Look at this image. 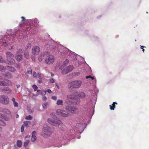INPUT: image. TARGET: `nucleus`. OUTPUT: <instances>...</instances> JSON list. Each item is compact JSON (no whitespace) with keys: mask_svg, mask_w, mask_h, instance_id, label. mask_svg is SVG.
Instances as JSON below:
<instances>
[{"mask_svg":"<svg viewBox=\"0 0 149 149\" xmlns=\"http://www.w3.org/2000/svg\"><path fill=\"white\" fill-rule=\"evenodd\" d=\"M49 48L52 52H54L57 47L58 48V53L63 57H65L68 56V58H70L71 60H77V58L79 56L72 52L66 47H64L61 45L56 42L53 40L51 41L50 45H46V47Z\"/></svg>","mask_w":149,"mask_h":149,"instance_id":"nucleus-1","label":"nucleus"},{"mask_svg":"<svg viewBox=\"0 0 149 149\" xmlns=\"http://www.w3.org/2000/svg\"><path fill=\"white\" fill-rule=\"evenodd\" d=\"M19 28L13 29H9L7 31V34L3 36H0V44L4 47H7L8 45H11L10 43H13L15 40L14 38L16 36V33Z\"/></svg>","mask_w":149,"mask_h":149,"instance_id":"nucleus-2","label":"nucleus"},{"mask_svg":"<svg viewBox=\"0 0 149 149\" xmlns=\"http://www.w3.org/2000/svg\"><path fill=\"white\" fill-rule=\"evenodd\" d=\"M87 125L86 119L83 118H79L78 120L77 126L74 127L70 129V132L71 133L74 132L75 134H79L76 137L77 139H79L80 138V134L83 131Z\"/></svg>","mask_w":149,"mask_h":149,"instance_id":"nucleus-3","label":"nucleus"},{"mask_svg":"<svg viewBox=\"0 0 149 149\" xmlns=\"http://www.w3.org/2000/svg\"><path fill=\"white\" fill-rule=\"evenodd\" d=\"M68 137L67 133L66 131H64L62 132V135L61 137H53L49 140V142L51 144V146L60 147L62 146L63 142L67 139Z\"/></svg>","mask_w":149,"mask_h":149,"instance_id":"nucleus-4","label":"nucleus"},{"mask_svg":"<svg viewBox=\"0 0 149 149\" xmlns=\"http://www.w3.org/2000/svg\"><path fill=\"white\" fill-rule=\"evenodd\" d=\"M97 101L96 95H95L93 97L92 99L90 100V101L87 104L89 107L87 109V111L89 116L91 117L93 116L94 112L95 105Z\"/></svg>","mask_w":149,"mask_h":149,"instance_id":"nucleus-5","label":"nucleus"},{"mask_svg":"<svg viewBox=\"0 0 149 149\" xmlns=\"http://www.w3.org/2000/svg\"><path fill=\"white\" fill-rule=\"evenodd\" d=\"M25 22L26 25L24 27V29L26 31L30 30L32 28L31 26L37 25L39 23L38 20L37 18L27 19Z\"/></svg>","mask_w":149,"mask_h":149,"instance_id":"nucleus-6","label":"nucleus"},{"mask_svg":"<svg viewBox=\"0 0 149 149\" xmlns=\"http://www.w3.org/2000/svg\"><path fill=\"white\" fill-rule=\"evenodd\" d=\"M82 84V81L81 80H76L70 82L68 85V88L69 89H77L80 88Z\"/></svg>","mask_w":149,"mask_h":149,"instance_id":"nucleus-7","label":"nucleus"},{"mask_svg":"<svg viewBox=\"0 0 149 149\" xmlns=\"http://www.w3.org/2000/svg\"><path fill=\"white\" fill-rule=\"evenodd\" d=\"M53 129L47 125L44 126L42 129V132L44 134L47 136H49L52 133Z\"/></svg>","mask_w":149,"mask_h":149,"instance_id":"nucleus-8","label":"nucleus"},{"mask_svg":"<svg viewBox=\"0 0 149 149\" xmlns=\"http://www.w3.org/2000/svg\"><path fill=\"white\" fill-rule=\"evenodd\" d=\"M46 58L45 59V62L48 65L52 64L53 63L54 61V57L52 55H51L48 52V54L46 55Z\"/></svg>","mask_w":149,"mask_h":149,"instance_id":"nucleus-9","label":"nucleus"},{"mask_svg":"<svg viewBox=\"0 0 149 149\" xmlns=\"http://www.w3.org/2000/svg\"><path fill=\"white\" fill-rule=\"evenodd\" d=\"M0 103L4 105H8L9 103V98L5 95H0Z\"/></svg>","mask_w":149,"mask_h":149,"instance_id":"nucleus-10","label":"nucleus"},{"mask_svg":"<svg viewBox=\"0 0 149 149\" xmlns=\"http://www.w3.org/2000/svg\"><path fill=\"white\" fill-rule=\"evenodd\" d=\"M65 109L72 113H76L79 112V110L78 108L72 106H67L65 107Z\"/></svg>","mask_w":149,"mask_h":149,"instance_id":"nucleus-11","label":"nucleus"},{"mask_svg":"<svg viewBox=\"0 0 149 149\" xmlns=\"http://www.w3.org/2000/svg\"><path fill=\"white\" fill-rule=\"evenodd\" d=\"M56 112L58 115L63 117H68L69 114L67 111L63 109H58Z\"/></svg>","mask_w":149,"mask_h":149,"instance_id":"nucleus-12","label":"nucleus"},{"mask_svg":"<svg viewBox=\"0 0 149 149\" xmlns=\"http://www.w3.org/2000/svg\"><path fill=\"white\" fill-rule=\"evenodd\" d=\"M75 98V96L73 94H68L67 96V99L65 102L67 104H70L72 103L71 100H73Z\"/></svg>","mask_w":149,"mask_h":149,"instance_id":"nucleus-13","label":"nucleus"},{"mask_svg":"<svg viewBox=\"0 0 149 149\" xmlns=\"http://www.w3.org/2000/svg\"><path fill=\"white\" fill-rule=\"evenodd\" d=\"M74 67L72 65H70L66 67L61 71V73L63 74H66L72 71Z\"/></svg>","mask_w":149,"mask_h":149,"instance_id":"nucleus-14","label":"nucleus"},{"mask_svg":"<svg viewBox=\"0 0 149 149\" xmlns=\"http://www.w3.org/2000/svg\"><path fill=\"white\" fill-rule=\"evenodd\" d=\"M40 51L39 47L37 46H34L32 48V53L34 54H38Z\"/></svg>","mask_w":149,"mask_h":149,"instance_id":"nucleus-15","label":"nucleus"},{"mask_svg":"<svg viewBox=\"0 0 149 149\" xmlns=\"http://www.w3.org/2000/svg\"><path fill=\"white\" fill-rule=\"evenodd\" d=\"M48 54V51H45L41 54L40 56L39 57L38 60L39 61H41L45 57H46V55Z\"/></svg>","mask_w":149,"mask_h":149,"instance_id":"nucleus-16","label":"nucleus"},{"mask_svg":"<svg viewBox=\"0 0 149 149\" xmlns=\"http://www.w3.org/2000/svg\"><path fill=\"white\" fill-rule=\"evenodd\" d=\"M9 116H7L5 115H3L2 114L0 113V118H1L4 119L6 121H9L10 119L11 118L12 116H10V115Z\"/></svg>","mask_w":149,"mask_h":149,"instance_id":"nucleus-17","label":"nucleus"},{"mask_svg":"<svg viewBox=\"0 0 149 149\" xmlns=\"http://www.w3.org/2000/svg\"><path fill=\"white\" fill-rule=\"evenodd\" d=\"M1 90L3 92L6 91H7L6 93L8 94L10 93L12 91V90L9 88L6 87H1Z\"/></svg>","mask_w":149,"mask_h":149,"instance_id":"nucleus-18","label":"nucleus"},{"mask_svg":"<svg viewBox=\"0 0 149 149\" xmlns=\"http://www.w3.org/2000/svg\"><path fill=\"white\" fill-rule=\"evenodd\" d=\"M6 62L7 64L10 65H13L15 63V61L13 58L6 59Z\"/></svg>","mask_w":149,"mask_h":149,"instance_id":"nucleus-19","label":"nucleus"},{"mask_svg":"<svg viewBox=\"0 0 149 149\" xmlns=\"http://www.w3.org/2000/svg\"><path fill=\"white\" fill-rule=\"evenodd\" d=\"M3 75L8 78H11L13 77V76L12 74L8 72L3 73Z\"/></svg>","mask_w":149,"mask_h":149,"instance_id":"nucleus-20","label":"nucleus"},{"mask_svg":"<svg viewBox=\"0 0 149 149\" xmlns=\"http://www.w3.org/2000/svg\"><path fill=\"white\" fill-rule=\"evenodd\" d=\"M77 95L81 98H84L86 96L85 93L83 92H79L77 94Z\"/></svg>","mask_w":149,"mask_h":149,"instance_id":"nucleus-21","label":"nucleus"},{"mask_svg":"<svg viewBox=\"0 0 149 149\" xmlns=\"http://www.w3.org/2000/svg\"><path fill=\"white\" fill-rule=\"evenodd\" d=\"M1 111L4 113L8 114L11 116V113L8 109H2V110Z\"/></svg>","mask_w":149,"mask_h":149,"instance_id":"nucleus-22","label":"nucleus"},{"mask_svg":"<svg viewBox=\"0 0 149 149\" xmlns=\"http://www.w3.org/2000/svg\"><path fill=\"white\" fill-rule=\"evenodd\" d=\"M6 57L7 59H9V58H13L14 55L11 52H6Z\"/></svg>","mask_w":149,"mask_h":149,"instance_id":"nucleus-23","label":"nucleus"},{"mask_svg":"<svg viewBox=\"0 0 149 149\" xmlns=\"http://www.w3.org/2000/svg\"><path fill=\"white\" fill-rule=\"evenodd\" d=\"M36 132L35 131H33L32 133L31 141L32 142H34L36 139Z\"/></svg>","mask_w":149,"mask_h":149,"instance_id":"nucleus-24","label":"nucleus"},{"mask_svg":"<svg viewBox=\"0 0 149 149\" xmlns=\"http://www.w3.org/2000/svg\"><path fill=\"white\" fill-rule=\"evenodd\" d=\"M69 62V61L67 59H66L64 61L63 64L59 68L60 70H61L63 68L67 65Z\"/></svg>","mask_w":149,"mask_h":149,"instance_id":"nucleus-25","label":"nucleus"},{"mask_svg":"<svg viewBox=\"0 0 149 149\" xmlns=\"http://www.w3.org/2000/svg\"><path fill=\"white\" fill-rule=\"evenodd\" d=\"M17 38L18 39L23 40L24 41V40H25L27 39V37L24 34H21Z\"/></svg>","mask_w":149,"mask_h":149,"instance_id":"nucleus-26","label":"nucleus"},{"mask_svg":"<svg viewBox=\"0 0 149 149\" xmlns=\"http://www.w3.org/2000/svg\"><path fill=\"white\" fill-rule=\"evenodd\" d=\"M62 124V122L61 120H58V121L54 120L52 125L55 126H58L60 124Z\"/></svg>","mask_w":149,"mask_h":149,"instance_id":"nucleus-27","label":"nucleus"},{"mask_svg":"<svg viewBox=\"0 0 149 149\" xmlns=\"http://www.w3.org/2000/svg\"><path fill=\"white\" fill-rule=\"evenodd\" d=\"M6 68H8V70L9 71L12 72H14L16 70L13 67L7 65Z\"/></svg>","mask_w":149,"mask_h":149,"instance_id":"nucleus-28","label":"nucleus"},{"mask_svg":"<svg viewBox=\"0 0 149 149\" xmlns=\"http://www.w3.org/2000/svg\"><path fill=\"white\" fill-rule=\"evenodd\" d=\"M80 74V72H76L73 73L72 74H70L68 75V76H71V78H72L74 77L79 76Z\"/></svg>","mask_w":149,"mask_h":149,"instance_id":"nucleus-29","label":"nucleus"},{"mask_svg":"<svg viewBox=\"0 0 149 149\" xmlns=\"http://www.w3.org/2000/svg\"><path fill=\"white\" fill-rule=\"evenodd\" d=\"M16 60L18 61H20L22 59V55H17L15 56Z\"/></svg>","mask_w":149,"mask_h":149,"instance_id":"nucleus-30","label":"nucleus"},{"mask_svg":"<svg viewBox=\"0 0 149 149\" xmlns=\"http://www.w3.org/2000/svg\"><path fill=\"white\" fill-rule=\"evenodd\" d=\"M90 92L92 91V92L93 94H95V95H96L98 93L99 91L98 90L96 87L95 85L94 86L93 90L92 91L91 90H90Z\"/></svg>","mask_w":149,"mask_h":149,"instance_id":"nucleus-31","label":"nucleus"},{"mask_svg":"<svg viewBox=\"0 0 149 149\" xmlns=\"http://www.w3.org/2000/svg\"><path fill=\"white\" fill-rule=\"evenodd\" d=\"M31 43H28L25 47V50L28 51L31 48Z\"/></svg>","mask_w":149,"mask_h":149,"instance_id":"nucleus-32","label":"nucleus"},{"mask_svg":"<svg viewBox=\"0 0 149 149\" xmlns=\"http://www.w3.org/2000/svg\"><path fill=\"white\" fill-rule=\"evenodd\" d=\"M90 78L92 80H94V81H93V82L95 84H96V79L95 77H92L90 75L89 76H87L86 77V79H88V78Z\"/></svg>","mask_w":149,"mask_h":149,"instance_id":"nucleus-33","label":"nucleus"},{"mask_svg":"<svg viewBox=\"0 0 149 149\" xmlns=\"http://www.w3.org/2000/svg\"><path fill=\"white\" fill-rule=\"evenodd\" d=\"M6 69V67L0 65V71L3 72L5 71Z\"/></svg>","mask_w":149,"mask_h":149,"instance_id":"nucleus-34","label":"nucleus"},{"mask_svg":"<svg viewBox=\"0 0 149 149\" xmlns=\"http://www.w3.org/2000/svg\"><path fill=\"white\" fill-rule=\"evenodd\" d=\"M24 54L26 58L28 59L29 58V53L28 51L25 50V51L24 52Z\"/></svg>","mask_w":149,"mask_h":149,"instance_id":"nucleus-35","label":"nucleus"},{"mask_svg":"<svg viewBox=\"0 0 149 149\" xmlns=\"http://www.w3.org/2000/svg\"><path fill=\"white\" fill-rule=\"evenodd\" d=\"M63 101L62 100H58L57 101L56 104L58 105H61L62 106L63 105Z\"/></svg>","mask_w":149,"mask_h":149,"instance_id":"nucleus-36","label":"nucleus"},{"mask_svg":"<svg viewBox=\"0 0 149 149\" xmlns=\"http://www.w3.org/2000/svg\"><path fill=\"white\" fill-rule=\"evenodd\" d=\"M6 124L5 122L3 120L0 119V125L2 126H6Z\"/></svg>","mask_w":149,"mask_h":149,"instance_id":"nucleus-37","label":"nucleus"},{"mask_svg":"<svg viewBox=\"0 0 149 149\" xmlns=\"http://www.w3.org/2000/svg\"><path fill=\"white\" fill-rule=\"evenodd\" d=\"M22 143L21 141L17 140V145L19 147H21L22 146Z\"/></svg>","mask_w":149,"mask_h":149,"instance_id":"nucleus-38","label":"nucleus"},{"mask_svg":"<svg viewBox=\"0 0 149 149\" xmlns=\"http://www.w3.org/2000/svg\"><path fill=\"white\" fill-rule=\"evenodd\" d=\"M8 84L5 81H0V86H7Z\"/></svg>","mask_w":149,"mask_h":149,"instance_id":"nucleus-39","label":"nucleus"},{"mask_svg":"<svg viewBox=\"0 0 149 149\" xmlns=\"http://www.w3.org/2000/svg\"><path fill=\"white\" fill-rule=\"evenodd\" d=\"M29 142V140H26L24 143V147L26 148L28 146Z\"/></svg>","mask_w":149,"mask_h":149,"instance_id":"nucleus-40","label":"nucleus"},{"mask_svg":"<svg viewBox=\"0 0 149 149\" xmlns=\"http://www.w3.org/2000/svg\"><path fill=\"white\" fill-rule=\"evenodd\" d=\"M54 120L52 118H49L47 119L48 122L50 124L52 125Z\"/></svg>","mask_w":149,"mask_h":149,"instance_id":"nucleus-41","label":"nucleus"},{"mask_svg":"<svg viewBox=\"0 0 149 149\" xmlns=\"http://www.w3.org/2000/svg\"><path fill=\"white\" fill-rule=\"evenodd\" d=\"M109 106L110 109L112 110H114L115 107V105L113 103L112 105H110Z\"/></svg>","mask_w":149,"mask_h":149,"instance_id":"nucleus-42","label":"nucleus"},{"mask_svg":"<svg viewBox=\"0 0 149 149\" xmlns=\"http://www.w3.org/2000/svg\"><path fill=\"white\" fill-rule=\"evenodd\" d=\"M0 62L1 63H4L6 62V60L3 57L0 56Z\"/></svg>","mask_w":149,"mask_h":149,"instance_id":"nucleus-43","label":"nucleus"},{"mask_svg":"<svg viewBox=\"0 0 149 149\" xmlns=\"http://www.w3.org/2000/svg\"><path fill=\"white\" fill-rule=\"evenodd\" d=\"M30 123V122L29 121H27L24 122V124L25 126L26 127H28V125L29 123Z\"/></svg>","mask_w":149,"mask_h":149,"instance_id":"nucleus-44","label":"nucleus"},{"mask_svg":"<svg viewBox=\"0 0 149 149\" xmlns=\"http://www.w3.org/2000/svg\"><path fill=\"white\" fill-rule=\"evenodd\" d=\"M32 116L31 115H29L28 116H26L25 117V119L26 120H31L32 119Z\"/></svg>","mask_w":149,"mask_h":149,"instance_id":"nucleus-45","label":"nucleus"},{"mask_svg":"<svg viewBox=\"0 0 149 149\" xmlns=\"http://www.w3.org/2000/svg\"><path fill=\"white\" fill-rule=\"evenodd\" d=\"M50 115L51 117L54 119H55L56 118V116L54 113H51Z\"/></svg>","mask_w":149,"mask_h":149,"instance_id":"nucleus-46","label":"nucleus"},{"mask_svg":"<svg viewBox=\"0 0 149 149\" xmlns=\"http://www.w3.org/2000/svg\"><path fill=\"white\" fill-rule=\"evenodd\" d=\"M32 87L34 89V91H36L38 88L37 86L36 85H33L32 86Z\"/></svg>","mask_w":149,"mask_h":149,"instance_id":"nucleus-47","label":"nucleus"},{"mask_svg":"<svg viewBox=\"0 0 149 149\" xmlns=\"http://www.w3.org/2000/svg\"><path fill=\"white\" fill-rule=\"evenodd\" d=\"M13 105L15 107H18L19 106L18 103L16 102L13 103Z\"/></svg>","mask_w":149,"mask_h":149,"instance_id":"nucleus-48","label":"nucleus"},{"mask_svg":"<svg viewBox=\"0 0 149 149\" xmlns=\"http://www.w3.org/2000/svg\"><path fill=\"white\" fill-rule=\"evenodd\" d=\"M27 73L29 74H32V70L31 69H29L27 70Z\"/></svg>","mask_w":149,"mask_h":149,"instance_id":"nucleus-49","label":"nucleus"},{"mask_svg":"<svg viewBox=\"0 0 149 149\" xmlns=\"http://www.w3.org/2000/svg\"><path fill=\"white\" fill-rule=\"evenodd\" d=\"M23 52V50L22 49H19L17 50V53H22Z\"/></svg>","mask_w":149,"mask_h":149,"instance_id":"nucleus-50","label":"nucleus"},{"mask_svg":"<svg viewBox=\"0 0 149 149\" xmlns=\"http://www.w3.org/2000/svg\"><path fill=\"white\" fill-rule=\"evenodd\" d=\"M47 105V103L46 102H45V103H43V104H42V107H43V108L44 109L46 108V107Z\"/></svg>","mask_w":149,"mask_h":149,"instance_id":"nucleus-51","label":"nucleus"},{"mask_svg":"<svg viewBox=\"0 0 149 149\" xmlns=\"http://www.w3.org/2000/svg\"><path fill=\"white\" fill-rule=\"evenodd\" d=\"M49 82L51 83H54V81L53 79H50L49 80Z\"/></svg>","mask_w":149,"mask_h":149,"instance_id":"nucleus-52","label":"nucleus"},{"mask_svg":"<svg viewBox=\"0 0 149 149\" xmlns=\"http://www.w3.org/2000/svg\"><path fill=\"white\" fill-rule=\"evenodd\" d=\"M46 91H42L41 92V94L42 95H45L46 94Z\"/></svg>","mask_w":149,"mask_h":149,"instance_id":"nucleus-53","label":"nucleus"},{"mask_svg":"<svg viewBox=\"0 0 149 149\" xmlns=\"http://www.w3.org/2000/svg\"><path fill=\"white\" fill-rule=\"evenodd\" d=\"M15 67L17 68H20V66L18 64H17L15 65Z\"/></svg>","mask_w":149,"mask_h":149,"instance_id":"nucleus-54","label":"nucleus"},{"mask_svg":"<svg viewBox=\"0 0 149 149\" xmlns=\"http://www.w3.org/2000/svg\"><path fill=\"white\" fill-rule=\"evenodd\" d=\"M52 99L54 100H56L57 99V97L56 96H53L52 97Z\"/></svg>","mask_w":149,"mask_h":149,"instance_id":"nucleus-55","label":"nucleus"},{"mask_svg":"<svg viewBox=\"0 0 149 149\" xmlns=\"http://www.w3.org/2000/svg\"><path fill=\"white\" fill-rule=\"evenodd\" d=\"M24 125H22L21 127V132H23V131H24Z\"/></svg>","mask_w":149,"mask_h":149,"instance_id":"nucleus-56","label":"nucleus"},{"mask_svg":"<svg viewBox=\"0 0 149 149\" xmlns=\"http://www.w3.org/2000/svg\"><path fill=\"white\" fill-rule=\"evenodd\" d=\"M46 91V92H47L48 93H51L52 92V91H51V90L50 89H48Z\"/></svg>","mask_w":149,"mask_h":149,"instance_id":"nucleus-57","label":"nucleus"},{"mask_svg":"<svg viewBox=\"0 0 149 149\" xmlns=\"http://www.w3.org/2000/svg\"><path fill=\"white\" fill-rule=\"evenodd\" d=\"M33 76L34 77H37V74L36 72H34L33 73Z\"/></svg>","mask_w":149,"mask_h":149,"instance_id":"nucleus-58","label":"nucleus"},{"mask_svg":"<svg viewBox=\"0 0 149 149\" xmlns=\"http://www.w3.org/2000/svg\"><path fill=\"white\" fill-rule=\"evenodd\" d=\"M21 18L22 19V22H23L25 20V18L23 16H22L21 17Z\"/></svg>","mask_w":149,"mask_h":149,"instance_id":"nucleus-59","label":"nucleus"},{"mask_svg":"<svg viewBox=\"0 0 149 149\" xmlns=\"http://www.w3.org/2000/svg\"><path fill=\"white\" fill-rule=\"evenodd\" d=\"M47 99V97L46 96H43L42 97V100L44 101H45Z\"/></svg>","mask_w":149,"mask_h":149,"instance_id":"nucleus-60","label":"nucleus"},{"mask_svg":"<svg viewBox=\"0 0 149 149\" xmlns=\"http://www.w3.org/2000/svg\"><path fill=\"white\" fill-rule=\"evenodd\" d=\"M33 30H34V31H33L32 32V33H34V34H35V32H36V29L35 28H34L33 29Z\"/></svg>","mask_w":149,"mask_h":149,"instance_id":"nucleus-61","label":"nucleus"},{"mask_svg":"<svg viewBox=\"0 0 149 149\" xmlns=\"http://www.w3.org/2000/svg\"><path fill=\"white\" fill-rule=\"evenodd\" d=\"M38 77L40 79H42V78L40 75V74H39V73H38Z\"/></svg>","mask_w":149,"mask_h":149,"instance_id":"nucleus-62","label":"nucleus"},{"mask_svg":"<svg viewBox=\"0 0 149 149\" xmlns=\"http://www.w3.org/2000/svg\"><path fill=\"white\" fill-rule=\"evenodd\" d=\"M55 84L56 86L57 87L58 89H60V86L58 85V84L57 83H56Z\"/></svg>","mask_w":149,"mask_h":149,"instance_id":"nucleus-63","label":"nucleus"},{"mask_svg":"<svg viewBox=\"0 0 149 149\" xmlns=\"http://www.w3.org/2000/svg\"><path fill=\"white\" fill-rule=\"evenodd\" d=\"M12 101L13 102V103L15 102V100L14 98H12L11 99Z\"/></svg>","mask_w":149,"mask_h":149,"instance_id":"nucleus-64","label":"nucleus"}]
</instances>
